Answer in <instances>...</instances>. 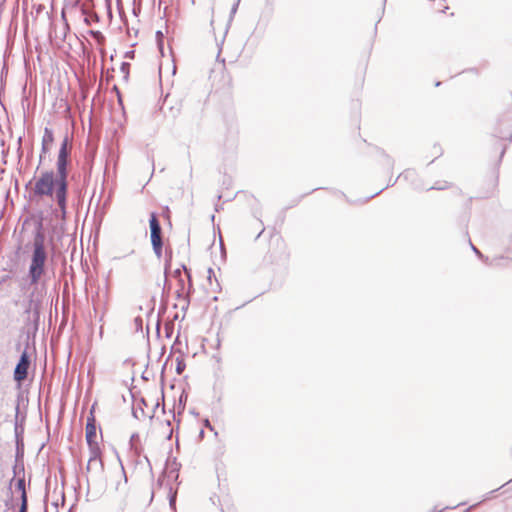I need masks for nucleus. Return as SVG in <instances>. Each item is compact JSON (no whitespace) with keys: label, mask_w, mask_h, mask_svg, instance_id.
I'll use <instances>...</instances> for the list:
<instances>
[{"label":"nucleus","mask_w":512,"mask_h":512,"mask_svg":"<svg viewBox=\"0 0 512 512\" xmlns=\"http://www.w3.org/2000/svg\"><path fill=\"white\" fill-rule=\"evenodd\" d=\"M45 241L43 225L38 222L32 242L26 245L29 252L27 281L20 285V290L26 295L24 313L28 316L33 313L36 318L47 293L49 252Z\"/></svg>","instance_id":"nucleus-1"},{"label":"nucleus","mask_w":512,"mask_h":512,"mask_svg":"<svg viewBox=\"0 0 512 512\" xmlns=\"http://www.w3.org/2000/svg\"><path fill=\"white\" fill-rule=\"evenodd\" d=\"M69 138L62 140L57 160L56 171L45 170L39 176L30 181V201L40 202L48 199L56 203L57 208L64 218L67 214L68 199V165H69Z\"/></svg>","instance_id":"nucleus-2"},{"label":"nucleus","mask_w":512,"mask_h":512,"mask_svg":"<svg viewBox=\"0 0 512 512\" xmlns=\"http://www.w3.org/2000/svg\"><path fill=\"white\" fill-rule=\"evenodd\" d=\"M149 224L152 248L157 258L160 259L162 257L163 242L161 237V226L156 213L152 212L150 214Z\"/></svg>","instance_id":"nucleus-3"},{"label":"nucleus","mask_w":512,"mask_h":512,"mask_svg":"<svg viewBox=\"0 0 512 512\" xmlns=\"http://www.w3.org/2000/svg\"><path fill=\"white\" fill-rule=\"evenodd\" d=\"M30 367V360L29 356L27 354V351H23V353L20 356V359L14 369V380L18 383V388L21 387L22 381H24L27 378L28 375V369Z\"/></svg>","instance_id":"nucleus-4"},{"label":"nucleus","mask_w":512,"mask_h":512,"mask_svg":"<svg viewBox=\"0 0 512 512\" xmlns=\"http://www.w3.org/2000/svg\"><path fill=\"white\" fill-rule=\"evenodd\" d=\"M54 142V134L52 129L45 127L42 137L41 154L40 159L44 157L49 151Z\"/></svg>","instance_id":"nucleus-5"},{"label":"nucleus","mask_w":512,"mask_h":512,"mask_svg":"<svg viewBox=\"0 0 512 512\" xmlns=\"http://www.w3.org/2000/svg\"><path fill=\"white\" fill-rule=\"evenodd\" d=\"M95 425L94 415L91 413L87 418L86 429H85V437L86 442H90L92 440H97V431Z\"/></svg>","instance_id":"nucleus-6"},{"label":"nucleus","mask_w":512,"mask_h":512,"mask_svg":"<svg viewBox=\"0 0 512 512\" xmlns=\"http://www.w3.org/2000/svg\"><path fill=\"white\" fill-rule=\"evenodd\" d=\"M15 489L21 494V507L19 512H27V494L25 489V479L18 478L15 484Z\"/></svg>","instance_id":"nucleus-7"},{"label":"nucleus","mask_w":512,"mask_h":512,"mask_svg":"<svg viewBox=\"0 0 512 512\" xmlns=\"http://www.w3.org/2000/svg\"><path fill=\"white\" fill-rule=\"evenodd\" d=\"M86 470L87 472L94 473L96 475L101 474L104 470L103 459L98 458L95 460H88Z\"/></svg>","instance_id":"nucleus-8"},{"label":"nucleus","mask_w":512,"mask_h":512,"mask_svg":"<svg viewBox=\"0 0 512 512\" xmlns=\"http://www.w3.org/2000/svg\"><path fill=\"white\" fill-rule=\"evenodd\" d=\"M89 452H102L100 444L97 440L87 442Z\"/></svg>","instance_id":"nucleus-9"},{"label":"nucleus","mask_w":512,"mask_h":512,"mask_svg":"<svg viewBox=\"0 0 512 512\" xmlns=\"http://www.w3.org/2000/svg\"><path fill=\"white\" fill-rule=\"evenodd\" d=\"M120 70H121V72L123 74L124 80L127 81L128 78H129L130 64L128 62H123L121 64Z\"/></svg>","instance_id":"nucleus-10"},{"label":"nucleus","mask_w":512,"mask_h":512,"mask_svg":"<svg viewBox=\"0 0 512 512\" xmlns=\"http://www.w3.org/2000/svg\"><path fill=\"white\" fill-rule=\"evenodd\" d=\"M98 458H102V452H89L88 460H95Z\"/></svg>","instance_id":"nucleus-11"},{"label":"nucleus","mask_w":512,"mask_h":512,"mask_svg":"<svg viewBox=\"0 0 512 512\" xmlns=\"http://www.w3.org/2000/svg\"><path fill=\"white\" fill-rule=\"evenodd\" d=\"M184 368H185V364L183 363V361H178L177 367H176L177 373L181 374L182 371L184 370Z\"/></svg>","instance_id":"nucleus-12"},{"label":"nucleus","mask_w":512,"mask_h":512,"mask_svg":"<svg viewBox=\"0 0 512 512\" xmlns=\"http://www.w3.org/2000/svg\"><path fill=\"white\" fill-rule=\"evenodd\" d=\"M91 33L98 41L104 39L103 35L99 31H92Z\"/></svg>","instance_id":"nucleus-13"},{"label":"nucleus","mask_w":512,"mask_h":512,"mask_svg":"<svg viewBox=\"0 0 512 512\" xmlns=\"http://www.w3.org/2000/svg\"><path fill=\"white\" fill-rule=\"evenodd\" d=\"M240 0H236L231 8V15H234L238 9Z\"/></svg>","instance_id":"nucleus-14"},{"label":"nucleus","mask_w":512,"mask_h":512,"mask_svg":"<svg viewBox=\"0 0 512 512\" xmlns=\"http://www.w3.org/2000/svg\"><path fill=\"white\" fill-rule=\"evenodd\" d=\"M134 53H135V52H134L133 50H131V51H127V52L125 53V57H126V58H133V57H134Z\"/></svg>","instance_id":"nucleus-15"},{"label":"nucleus","mask_w":512,"mask_h":512,"mask_svg":"<svg viewBox=\"0 0 512 512\" xmlns=\"http://www.w3.org/2000/svg\"><path fill=\"white\" fill-rule=\"evenodd\" d=\"M213 275H214V271L210 268L208 269V279L211 280V278H213Z\"/></svg>","instance_id":"nucleus-16"},{"label":"nucleus","mask_w":512,"mask_h":512,"mask_svg":"<svg viewBox=\"0 0 512 512\" xmlns=\"http://www.w3.org/2000/svg\"><path fill=\"white\" fill-rule=\"evenodd\" d=\"M471 246H472L473 251H474L477 255H480L479 250H478L475 246H473L472 244H471Z\"/></svg>","instance_id":"nucleus-17"},{"label":"nucleus","mask_w":512,"mask_h":512,"mask_svg":"<svg viewBox=\"0 0 512 512\" xmlns=\"http://www.w3.org/2000/svg\"><path fill=\"white\" fill-rule=\"evenodd\" d=\"M139 322L141 323V322H142V319L137 318V319H136V324H139Z\"/></svg>","instance_id":"nucleus-18"},{"label":"nucleus","mask_w":512,"mask_h":512,"mask_svg":"<svg viewBox=\"0 0 512 512\" xmlns=\"http://www.w3.org/2000/svg\"><path fill=\"white\" fill-rule=\"evenodd\" d=\"M139 322L141 323V322H142V319L137 318V319H136V324H139Z\"/></svg>","instance_id":"nucleus-19"},{"label":"nucleus","mask_w":512,"mask_h":512,"mask_svg":"<svg viewBox=\"0 0 512 512\" xmlns=\"http://www.w3.org/2000/svg\"><path fill=\"white\" fill-rule=\"evenodd\" d=\"M205 425H206L207 427H210V424H209V421H208V420H206V421H205Z\"/></svg>","instance_id":"nucleus-20"},{"label":"nucleus","mask_w":512,"mask_h":512,"mask_svg":"<svg viewBox=\"0 0 512 512\" xmlns=\"http://www.w3.org/2000/svg\"><path fill=\"white\" fill-rule=\"evenodd\" d=\"M19 450H20L19 442H17V451L19 452Z\"/></svg>","instance_id":"nucleus-21"},{"label":"nucleus","mask_w":512,"mask_h":512,"mask_svg":"<svg viewBox=\"0 0 512 512\" xmlns=\"http://www.w3.org/2000/svg\"><path fill=\"white\" fill-rule=\"evenodd\" d=\"M170 503H171V504H173V503H174V498H171Z\"/></svg>","instance_id":"nucleus-22"}]
</instances>
